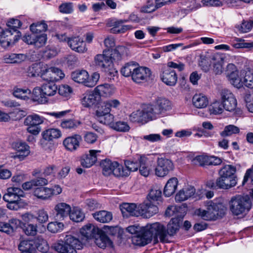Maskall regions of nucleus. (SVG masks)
<instances>
[{
    "label": "nucleus",
    "mask_w": 253,
    "mask_h": 253,
    "mask_svg": "<svg viewBox=\"0 0 253 253\" xmlns=\"http://www.w3.org/2000/svg\"><path fill=\"white\" fill-rule=\"evenodd\" d=\"M153 239L155 244L158 243V239L162 243L169 242L164 224L160 222L147 224L143 227L140 233L132 238V242L136 245L144 246L150 243Z\"/></svg>",
    "instance_id": "nucleus-1"
},
{
    "label": "nucleus",
    "mask_w": 253,
    "mask_h": 253,
    "mask_svg": "<svg viewBox=\"0 0 253 253\" xmlns=\"http://www.w3.org/2000/svg\"><path fill=\"white\" fill-rule=\"evenodd\" d=\"M126 50L125 47L119 46L113 51L111 55H107L104 53L96 55L94 57V63L96 66L100 68L103 71L108 73L111 76H115L117 71L114 68L113 58L116 56L117 59L119 60L121 58V53Z\"/></svg>",
    "instance_id": "nucleus-2"
},
{
    "label": "nucleus",
    "mask_w": 253,
    "mask_h": 253,
    "mask_svg": "<svg viewBox=\"0 0 253 253\" xmlns=\"http://www.w3.org/2000/svg\"><path fill=\"white\" fill-rule=\"evenodd\" d=\"M6 25L8 28L4 30L0 38L1 44L4 47L9 46L18 40L21 33L17 29L22 23L17 19L12 18L7 21Z\"/></svg>",
    "instance_id": "nucleus-3"
},
{
    "label": "nucleus",
    "mask_w": 253,
    "mask_h": 253,
    "mask_svg": "<svg viewBox=\"0 0 253 253\" xmlns=\"http://www.w3.org/2000/svg\"><path fill=\"white\" fill-rule=\"evenodd\" d=\"M226 211L227 208L223 204L210 201L207 204V210L199 209L195 211V214L205 220H215L222 217Z\"/></svg>",
    "instance_id": "nucleus-4"
},
{
    "label": "nucleus",
    "mask_w": 253,
    "mask_h": 253,
    "mask_svg": "<svg viewBox=\"0 0 253 253\" xmlns=\"http://www.w3.org/2000/svg\"><path fill=\"white\" fill-rule=\"evenodd\" d=\"M83 247L82 242L70 234L66 235L63 240H59L51 246L58 253H77V250H81Z\"/></svg>",
    "instance_id": "nucleus-5"
},
{
    "label": "nucleus",
    "mask_w": 253,
    "mask_h": 253,
    "mask_svg": "<svg viewBox=\"0 0 253 253\" xmlns=\"http://www.w3.org/2000/svg\"><path fill=\"white\" fill-rule=\"evenodd\" d=\"M252 202L248 196L237 195L229 201V210L234 215H245L252 208Z\"/></svg>",
    "instance_id": "nucleus-6"
},
{
    "label": "nucleus",
    "mask_w": 253,
    "mask_h": 253,
    "mask_svg": "<svg viewBox=\"0 0 253 253\" xmlns=\"http://www.w3.org/2000/svg\"><path fill=\"white\" fill-rule=\"evenodd\" d=\"M120 104L116 99L104 102L98 107L95 114L98 121L104 125H110L114 120V116L110 114L111 108H117Z\"/></svg>",
    "instance_id": "nucleus-7"
},
{
    "label": "nucleus",
    "mask_w": 253,
    "mask_h": 253,
    "mask_svg": "<svg viewBox=\"0 0 253 253\" xmlns=\"http://www.w3.org/2000/svg\"><path fill=\"white\" fill-rule=\"evenodd\" d=\"M24 193L20 188L9 187L3 195V199L7 203V207L10 210L17 211L24 207L25 203L20 199L24 197Z\"/></svg>",
    "instance_id": "nucleus-8"
},
{
    "label": "nucleus",
    "mask_w": 253,
    "mask_h": 253,
    "mask_svg": "<svg viewBox=\"0 0 253 253\" xmlns=\"http://www.w3.org/2000/svg\"><path fill=\"white\" fill-rule=\"evenodd\" d=\"M236 168L231 165H226L222 167L218 171V182L222 183L227 189L236 185L237 177L236 175Z\"/></svg>",
    "instance_id": "nucleus-9"
},
{
    "label": "nucleus",
    "mask_w": 253,
    "mask_h": 253,
    "mask_svg": "<svg viewBox=\"0 0 253 253\" xmlns=\"http://www.w3.org/2000/svg\"><path fill=\"white\" fill-rule=\"evenodd\" d=\"M100 166L102 169V173L105 176L113 174L116 177H126L128 174V170H124L122 165L109 159L102 160Z\"/></svg>",
    "instance_id": "nucleus-10"
},
{
    "label": "nucleus",
    "mask_w": 253,
    "mask_h": 253,
    "mask_svg": "<svg viewBox=\"0 0 253 253\" xmlns=\"http://www.w3.org/2000/svg\"><path fill=\"white\" fill-rule=\"evenodd\" d=\"M153 119L159 115H165L167 112L171 109L170 101L165 97H157L153 104L147 105Z\"/></svg>",
    "instance_id": "nucleus-11"
},
{
    "label": "nucleus",
    "mask_w": 253,
    "mask_h": 253,
    "mask_svg": "<svg viewBox=\"0 0 253 253\" xmlns=\"http://www.w3.org/2000/svg\"><path fill=\"white\" fill-rule=\"evenodd\" d=\"M64 76L61 69L55 67H49L47 64L43 65L41 75L43 80L53 83L63 79Z\"/></svg>",
    "instance_id": "nucleus-12"
},
{
    "label": "nucleus",
    "mask_w": 253,
    "mask_h": 253,
    "mask_svg": "<svg viewBox=\"0 0 253 253\" xmlns=\"http://www.w3.org/2000/svg\"><path fill=\"white\" fill-rule=\"evenodd\" d=\"M219 94L224 109L229 112L234 111L237 107V102L232 92L229 89L223 88L220 91Z\"/></svg>",
    "instance_id": "nucleus-13"
},
{
    "label": "nucleus",
    "mask_w": 253,
    "mask_h": 253,
    "mask_svg": "<svg viewBox=\"0 0 253 253\" xmlns=\"http://www.w3.org/2000/svg\"><path fill=\"white\" fill-rule=\"evenodd\" d=\"M174 166L172 161L164 158H158L157 165L154 169L155 175L163 177L166 176L173 169Z\"/></svg>",
    "instance_id": "nucleus-14"
},
{
    "label": "nucleus",
    "mask_w": 253,
    "mask_h": 253,
    "mask_svg": "<svg viewBox=\"0 0 253 253\" xmlns=\"http://www.w3.org/2000/svg\"><path fill=\"white\" fill-rule=\"evenodd\" d=\"M152 119L153 118L147 105L145 106L142 110L134 111L129 115V120L132 122L146 123Z\"/></svg>",
    "instance_id": "nucleus-15"
},
{
    "label": "nucleus",
    "mask_w": 253,
    "mask_h": 253,
    "mask_svg": "<svg viewBox=\"0 0 253 253\" xmlns=\"http://www.w3.org/2000/svg\"><path fill=\"white\" fill-rule=\"evenodd\" d=\"M126 20H118L115 18H111L105 21L106 25L108 27H112L110 33L112 34L124 33L129 29V26L123 25Z\"/></svg>",
    "instance_id": "nucleus-16"
},
{
    "label": "nucleus",
    "mask_w": 253,
    "mask_h": 253,
    "mask_svg": "<svg viewBox=\"0 0 253 253\" xmlns=\"http://www.w3.org/2000/svg\"><path fill=\"white\" fill-rule=\"evenodd\" d=\"M151 75V70L147 67L137 66L132 74V80L139 84L147 82Z\"/></svg>",
    "instance_id": "nucleus-17"
},
{
    "label": "nucleus",
    "mask_w": 253,
    "mask_h": 253,
    "mask_svg": "<svg viewBox=\"0 0 253 253\" xmlns=\"http://www.w3.org/2000/svg\"><path fill=\"white\" fill-rule=\"evenodd\" d=\"M161 74L162 81L168 85H174L177 81V76L175 71L169 67H164Z\"/></svg>",
    "instance_id": "nucleus-18"
},
{
    "label": "nucleus",
    "mask_w": 253,
    "mask_h": 253,
    "mask_svg": "<svg viewBox=\"0 0 253 253\" xmlns=\"http://www.w3.org/2000/svg\"><path fill=\"white\" fill-rule=\"evenodd\" d=\"M140 209V215L143 216L146 218L152 216L158 212L157 206L154 205L153 202H145L139 205Z\"/></svg>",
    "instance_id": "nucleus-19"
},
{
    "label": "nucleus",
    "mask_w": 253,
    "mask_h": 253,
    "mask_svg": "<svg viewBox=\"0 0 253 253\" xmlns=\"http://www.w3.org/2000/svg\"><path fill=\"white\" fill-rule=\"evenodd\" d=\"M120 209L124 217L138 216L140 215V209L133 203H124L120 206Z\"/></svg>",
    "instance_id": "nucleus-20"
},
{
    "label": "nucleus",
    "mask_w": 253,
    "mask_h": 253,
    "mask_svg": "<svg viewBox=\"0 0 253 253\" xmlns=\"http://www.w3.org/2000/svg\"><path fill=\"white\" fill-rule=\"evenodd\" d=\"M99 101V95L96 94L94 90L93 91L84 93L81 99L82 104L84 107L88 108L97 104Z\"/></svg>",
    "instance_id": "nucleus-21"
},
{
    "label": "nucleus",
    "mask_w": 253,
    "mask_h": 253,
    "mask_svg": "<svg viewBox=\"0 0 253 253\" xmlns=\"http://www.w3.org/2000/svg\"><path fill=\"white\" fill-rule=\"evenodd\" d=\"M71 207L65 203L57 204L54 207L55 217L56 219L62 220L69 215Z\"/></svg>",
    "instance_id": "nucleus-22"
},
{
    "label": "nucleus",
    "mask_w": 253,
    "mask_h": 253,
    "mask_svg": "<svg viewBox=\"0 0 253 253\" xmlns=\"http://www.w3.org/2000/svg\"><path fill=\"white\" fill-rule=\"evenodd\" d=\"M68 44L72 50L78 52L83 53L87 50L85 42L79 37L69 38L68 40Z\"/></svg>",
    "instance_id": "nucleus-23"
},
{
    "label": "nucleus",
    "mask_w": 253,
    "mask_h": 253,
    "mask_svg": "<svg viewBox=\"0 0 253 253\" xmlns=\"http://www.w3.org/2000/svg\"><path fill=\"white\" fill-rule=\"evenodd\" d=\"M225 57L223 54L216 53L211 56L213 70L215 74H221L223 71V65Z\"/></svg>",
    "instance_id": "nucleus-24"
},
{
    "label": "nucleus",
    "mask_w": 253,
    "mask_h": 253,
    "mask_svg": "<svg viewBox=\"0 0 253 253\" xmlns=\"http://www.w3.org/2000/svg\"><path fill=\"white\" fill-rule=\"evenodd\" d=\"M99 230L90 224L85 225L80 230V233L83 236L82 240H87L96 238L97 233L99 232Z\"/></svg>",
    "instance_id": "nucleus-25"
},
{
    "label": "nucleus",
    "mask_w": 253,
    "mask_h": 253,
    "mask_svg": "<svg viewBox=\"0 0 253 253\" xmlns=\"http://www.w3.org/2000/svg\"><path fill=\"white\" fill-rule=\"evenodd\" d=\"M181 220L179 218H172L168 223L167 228H166V233L167 238L169 236L172 237L175 235L179 231Z\"/></svg>",
    "instance_id": "nucleus-26"
},
{
    "label": "nucleus",
    "mask_w": 253,
    "mask_h": 253,
    "mask_svg": "<svg viewBox=\"0 0 253 253\" xmlns=\"http://www.w3.org/2000/svg\"><path fill=\"white\" fill-rule=\"evenodd\" d=\"M100 150H90L89 154L83 156L81 160V165L84 168H90L97 161V153H100Z\"/></svg>",
    "instance_id": "nucleus-27"
},
{
    "label": "nucleus",
    "mask_w": 253,
    "mask_h": 253,
    "mask_svg": "<svg viewBox=\"0 0 253 253\" xmlns=\"http://www.w3.org/2000/svg\"><path fill=\"white\" fill-rule=\"evenodd\" d=\"M81 140L82 137L80 135H75L65 138L63 143L67 149L72 151L79 147Z\"/></svg>",
    "instance_id": "nucleus-28"
},
{
    "label": "nucleus",
    "mask_w": 253,
    "mask_h": 253,
    "mask_svg": "<svg viewBox=\"0 0 253 253\" xmlns=\"http://www.w3.org/2000/svg\"><path fill=\"white\" fill-rule=\"evenodd\" d=\"M94 239L96 245L100 248L104 249L108 246H111L113 244L109 237L101 230H99V232L97 233Z\"/></svg>",
    "instance_id": "nucleus-29"
},
{
    "label": "nucleus",
    "mask_w": 253,
    "mask_h": 253,
    "mask_svg": "<svg viewBox=\"0 0 253 253\" xmlns=\"http://www.w3.org/2000/svg\"><path fill=\"white\" fill-rule=\"evenodd\" d=\"M72 79L76 82L83 84L86 86L88 74L85 70H77L71 74Z\"/></svg>",
    "instance_id": "nucleus-30"
},
{
    "label": "nucleus",
    "mask_w": 253,
    "mask_h": 253,
    "mask_svg": "<svg viewBox=\"0 0 253 253\" xmlns=\"http://www.w3.org/2000/svg\"><path fill=\"white\" fill-rule=\"evenodd\" d=\"M195 189L192 186L180 190L175 196V200L178 202L184 201L194 195Z\"/></svg>",
    "instance_id": "nucleus-31"
},
{
    "label": "nucleus",
    "mask_w": 253,
    "mask_h": 253,
    "mask_svg": "<svg viewBox=\"0 0 253 253\" xmlns=\"http://www.w3.org/2000/svg\"><path fill=\"white\" fill-rule=\"evenodd\" d=\"M178 180L175 177L170 178L166 183L164 189V194L167 197L172 195L177 189Z\"/></svg>",
    "instance_id": "nucleus-32"
},
{
    "label": "nucleus",
    "mask_w": 253,
    "mask_h": 253,
    "mask_svg": "<svg viewBox=\"0 0 253 253\" xmlns=\"http://www.w3.org/2000/svg\"><path fill=\"white\" fill-rule=\"evenodd\" d=\"M52 192L50 188L45 187L35 188L33 191L35 196L42 200H46L51 197Z\"/></svg>",
    "instance_id": "nucleus-33"
},
{
    "label": "nucleus",
    "mask_w": 253,
    "mask_h": 253,
    "mask_svg": "<svg viewBox=\"0 0 253 253\" xmlns=\"http://www.w3.org/2000/svg\"><path fill=\"white\" fill-rule=\"evenodd\" d=\"M97 221L101 223L109 222L113 218L112 213L106 211H100L92 214Z\"/></svg>",
    "instance_id": "nucleus-34"
},
{
    "label": "nucleus",
    "mask_w": 253,
    "mask_h": 253,
    "mask_svg": "<svg viewBox=\"0 0 253 253\" xmlns=\"http://www.w3.org/2000/svg\"><path fill=\"white\" fill-rule=\"evenodd\" d=\"M16 153L15 158L20 160L24 159L30 153L29 147L25 143H18L16 145Z\"/></svg>",
    "instance_id": "nucleus-35"
},
{
    "label": "nucleus",
    "mask_w": 253,
    "mask_h": 253,
    "mask_svg": "<svg viewBox=\"0 0 253 253\" xmlns=\"http://www.w3.org/2000/svg\"><path fill=\"white\" fill-rule=\"evenodd\" d=\"M94 90L96 94L99 95L100 99L101 96L109 97L114 93L113 89L108 84L98 85L95 88Z\"/></svg>",
    "instance_id": "nucleus-36"
},
{
    "label": "nucleus",
    "mask_w": 253,
    "mask_h": 253,
    "mask_svg": "<svg viewBox=\"0 0 253 253\" xmlns=\"http://www.w3.org/2000/svg\"><path fill=\"white\" fill-rule=\"evenodd\" d=\"M43 138L47 141H52L61 137V131L58 128H48L42 133Z\"/></svg>",
    "instance_id": "nucleus-37"
},
{
    "label": "nucleus",
    "mask_w": 253,
    "mask_h": 253,
    "mask_svg": "<svg viewBox=\"0 0 253 253\" xmlns=\"http://www.w3.org/2000/svg\"><path fill=\"white\" fill-rule=\"evenodd\" d=\"M57 85L53 82H49L42 85V90L44 96H52L57 91Z\"/></svg>",
    "instance_id": "nucleus-38"
},
{
    "label": "nucleus",
    "mask_w": 253,
    "mask_h": 253,
    "mask_svg": "<svg viewBox=\"0 0 253 253\" xmlns=\"http://www.w3.org/2000/svg\"><path fill=\"white\" fill-rule=\"evenodd\" d=\"M193 104L196 108H204L207 106L209 100L207 96L202 94H196L192 98Z\"/></svg>",
    "instance_id": "nucleus-39"
},
{
    "label": "nucleus",
    "mask_w": 253,
    "mask_h": 253,
    "mask_svg": "<svg viewBox=\"0 0 253 253\" xmlns=\"http://www.w3.org/2000/svg\"><path fill=\"white\" fill-rule=\"evenodd\" d=\"M43 117L37 114H33L27 116L24 120V124L28 126H40L43 123Z\"/></svg>",
    "instance_id": "nucleus-40"
},
{
    "label": "nucleus",
    "mask_w": 253,
    "mask_h": 253,
    "mask_svg": "<svg viewBox=\"0 0 253 253\" xmlns=\"http://www.w3.org/2000/svg\"><path fill=\"white\" fill-rule=\"evenodd\" d=\"M138 64L134 61H130L125 64V65L121 68V74L126 77H129L132 76V74Z\"/></svg>",
    "instance_id": "nucleus-41"
},
{
    "label": "nucleus",
    "mask_w": 253,
    "mask_h": 253,
    "mask_svg": "<svg viewBox=\"0 0 253 253\" xmlns=\"http://www.w3.org/2000/svg\"><path fill=\"white\" fill-rule=\"evenodd\" d=\"M147 158L145 157H140L139 158V172L143 176H148L152 170L150 165L147 163Z\"/></svg>",
    "instance_id": "nucleus-42"
},
{
    "label": "nucleus",
    "mask_w": 253,
    "mask_h": 253,
    "mask_svg": "<svg viewBox=\"0 0 253 253\" xmlns=\"http://www.w3.org/2000/svg\"><path fill=\"white\" fill-rule=\"evenodd\" d=\"M33 99L35 101H37L40 103L44 104L48 101L47 97L44 96L41 87H36L34 88L32 92Z\"/></svg>",
    "instance_id": "nucleus-43"
},
{
    "label": "nucleus",
    "mask_w": 253,
    "mask_h": 253,
    "mask_svg": "<svg viewBox=\"0 0 253 253\" xmlns=\"http://www.w3.org/2000/svg\"><path fill=\"white\" fill-rule=\"evenodd\" d=\"M44 65L34 63L27 69V75L30 77H41Z\"/></svg>",
    "instance_id": "nucleus-44"
},
{
    "label": "nucleus",
    "mask_w": 253,
    "mask_h": 253,
    "mask_svg": "<svg viewBox=\"0 0 253 253\" xmlns=\"http://www.w3.org/2000/svg\"><path fill=\"white\" fill-rule=\"evenodd\" d=\"M69 215L72 220L76 222H81L84 218V214L80 208L77 207L71 209Z\"/></svg>",
    "instance_id": "nucleus-45"
},
{
    "label": "nucleus",
    "mask_w": 253,
    "mask_h": 253,
    "mask_svg": "<svg viewBox=\"0 0 253 253\" xmlns=\"http://www.w3.org/2000/svg\"><path fill=\"white\" fill-rule=\"evenodd\" d=\"M31 93V90L28 88H21L15 87L13 90V95L16 98L22 100L29 99L28 95Z\"/></svg>",
    "instance_id": "nucleus-46"
},
{
    "label": "nucleus",
    "mask_w": 253,
    "mask_h": 253,
    "mask_svg": "<svg viewBox=\"0 0 253 253\" xmlns=\"http://www.w3.org/2000/svg\"><path fill=\"white\" fill-rule=\"evenodd\" d=\"M48 26L44 21H41L31 25L30 29L33 34H38L47 30Z\"/></svg>",
    "instance_id": "nucleus-47"
},
{
    "label": "nucleus",
    "mask_w": 253,
    "mask_h": 253,
    "mask_svg": "<svg viewBox=\"0 0 253 253\" xmlns=\"http://www.w3.org/2000/svg\"><path fill=\"white\" fill-rule=\"evenodd\" d=\"M81 123L74 119H66L62 121L61 126L64 129H75L77 128Z\"/></svg>",
    "instance_id": "nucleus-48"
},
{
    "label": "nucleus",
    "mask_w": 253,
    "mask_h": 253,
    "mask_svg": "<svg viewBox=\"0 0 253 253\" xmlns=\"http://www.w3.org/2000/svg\"><path fill=\"white\" fill-rule=\"evenodd\" d=\"M27 56L24 54L12 53L5 58L6 62L10 63H19L25 60Z\"/></svg>",
    "instance_id": "nucleus-49"
},
{
    "label": "nucleus",
    "mask_w": 253,
    "mask_h": 253,
    "mask_svg": "<svg viewBox=\"0 0 253 253\" xmlns=\"http://www.w3.org/2000/svg\"><path fill=\"white\" fill-rule=\"evenodd\" d=\"M32 241L34 242V245H35V246H34L35 249L37 248L38 250L43 252L47 251L48 249L47 242L42 237L38 236L34 240H32Z\"/></svg>",
    "instance_id": "nucleus-50"
},
{
    "label": "nucleus",
    "mask_w": 253,
    "mask_h": 253,
    "mask_svg": "<svg viewBox=\"0 0 253 253\" xmlns=\"http://www.w3.org/2000/svg\"><path fill=\"white\" fill-rule=\"evenodd\" d=\"M34 244V242L32 241V240H24L19 244L18 249L21 252L36 251L34 248L35 245Z\"/></svg>",
    "instance_id": "nucleus-51"
},
{
    "label": "nucleus",
    "mask_w": 253,
    "mask_h": 253,
    "mask_svg": "<svg viewBox=\"0 0 253 253\" xmlns=\"http://www.w3.org/2000/svg\"><path fill=\"white\" fill-rule=\"evenodd\" d=\"M161 190L158 188H153L151 189L147 196V201L153 203L159 201L161 198Z\"/></svg>",
    "instance_id": "nucleus-52"
},
{
    "label": "nucleus",
    "mask_w": 253,
    "mask_h": 253,
    "mask_svg": "<svg viewBox=\"0 0 253 253\" xmlns=\"http://www.w3.org/2000/svg\"><path fill=\"white\" fill-rule=\"evenodd\" d=\"M228 79L230 83L235 87L240 88L243 86V81L238 75V72L229 75Z\"/></svg>",
    "instance_id": "nucleus-53"
},
{
    "label": "nucleus",
    "mask_w": 253,
    "mask_h": 253,
    "mask_svg": "<svg viewBox=\"0 0 253 253\" xmlns=\"http://www.w3.org/2000/svg\"><path fill=\"white\" fill-rule=\"evenodd\" d=\"M64 226V224L62 222L57 221L51 222L48 224L47 229L49 232L55 233L62 231Z\"/></svg>",
    "instance_id": "nucleus-54"
},
{
    "label": "nucleus",
    "mask_w": 253,
    "mask_h": 253,
    "mask_svg": "<svg viewBox=\"0 0 253 253\" xmlns=\"http://www.w3.org/2000/svg\"><path fill=\"white\" fill-rule=\"evenodd\" d=\"M109 125L112 128L118 131L125 132L129 130L130 128L127 123L123 121H118L116 123H113V121Z\"/></svg>",
    "instance_id": "nucleus-55"
},
{
    "label": "nucleus",
    "mask_w": 253,
    "mask_h": 253,
    "mask_svg": "<svg viewBox=\"0 0 253 253\" xmlns=\"http://www.w3.org/2000/svg\"><path fill=\"white\" fill-rule=\"evenodd\" d=\"M239 128L234 125H228L225 127L224 129L220 133L221 135L224 137L231 135L233 134L239 132Z\"/></svg>",
    "instance_id": "nucleus-56"
},
{
    "label": "nucleus",
    "mask_w": 253,
    "mask_h": 253,
    "mask_svg": "<svg viewBox=\"0 0 253 253\" xmlns=\"http://www.w3.org/2000/svg\"><path fill=\"white\" fill-rule=\"evenodd\" d=\"M125 165L126 168L123 167V169L128 170V174L126 175V176H127L129 175L130 171H135L138 169L139 166V162L137 163L134 162L133 161L130 160H126L125 161Z\"/></svg>",
    "instance_id": "nucleus-57"
},
{
    "label": "nucleus",
    "mask_w": 253,
    "mask_h": 253,
    "mask_svg": "<svg viewBox=\"0 0 253 253\" xmlns=\"http://www.w3.org/2000/svg\"><path fill=\"white\" fill-rule=\"evenodd\" d=\"M201 7V5L200 3L194 2L186 8L180 9L179 12L184 17L189 13L196 11Z\"/></svg>",
    "instance_id": "nucleus-58"
},
{
    "label": "nucleus",
    "mask_w": 253,
    "mask_h": 253,
    "mask_svg": "<svg viewBox=\"0 0 253 253\" xmlns=\"http://www.w3.org/2000/svg\"><path fill=\"white\" fill-rule=\"evenodd\" d=\"M59 11L64 14H71L74 11L73 3L72 2H64L59 6Z\"/></svg>",
    "instance_id": "nucleus-59"
},
{
    "label": "nucleus",
    "mask_w": 253,
    "mask_h": 253,
    "mask_svg": "<svg viewBox=\"0 0 253 253\" xmlns=\"http://www.w3.org/2000/svg\"><path fill=\"white\" fill-rule=\"evenodd\" d=\"M243 84L250 88H253V72L248 71L244 77Z\"/></svg>",
    "instance_id": "nucleus-60"
},
{
    "label": "nucleus",
    "mask_w": 253,
    "mask_h": 253,
    "mask_svg": "<svg viewBox=\"0 0 253 253\" xmlns=\"http://www.w3.org/2000/svg\"><path fill=\"white\" fill-rule=\"evenodd\" d=\"M59 94L65 97H69L72 93V88L67 84H61L58 88Z\"/></svg>",
    "instance_id": "nucleus-61"
},
{
    "label": "nucleus",
    "mask_w": 253,
    "mask_h": 253,
    "mask_svg": "<svg viewBox=\"0 0 253 253\" xmlns=\"http://www.w3.org/2000/svg\"><path fill=\"white\" fill-rule=\"evenodd\" d=\"M47 41V36L45 34H42L39 36H35V40L34 45L40 48L45 45Z\"/></svg>",
    "instance_id": "nucleus-62"
},
{
    "label": "nucleus",
    "mask_w": 253,
    "mask_h": 253,
    "mask_svg": "<svg viewBox=\"0 0 253 253\" xmlns=\"http://www.w3.org/2000/svg\"><path fill=\"white\" fill-rule=\"evenodd\" d=\"M37 216L36 219L40 223L46 222L48 220V215L47 212L44 209L39 210L37 213Z\"/></svg>",
    "instance_id": "nucleus-63"
},
{
    "label": "nucleus",
    "mask_w": 253,
    "mask_h": 253,
    "mask_svg": "<svg viewBox=\"0 0 253 253\" xmlns=\"http://www.w3.org/2000/svg\"><path fill=\"white\" fill-rule=\"evenodd\" d=\"M223 104L219 102L213 103L210 107L209 110L211 114H219L222 113L223 110Z\"/></svg>",
    "instance_id": "nucleus-64"
}]
</instances>
